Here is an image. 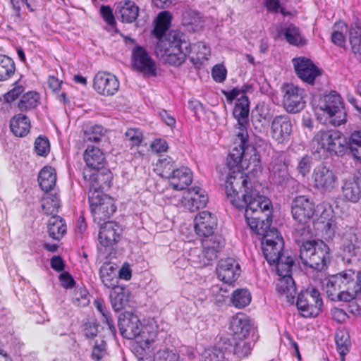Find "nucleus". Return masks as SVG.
Returning <instances> with one entry per match:
<instances>
[{"instance_id": "obj_1", "label": "nucleus", "mask_w": 361, "mask_h": 361, "mask_svg": "<svg viewBox=\"0 0 361 361\" xmlns=\"http://www.w3.org/2000/svg\"><path fill=\"white\" fill-rule=\"evenodd\" d=\"M240 151L230 152L225 166L220 170L221 176H226L224 183L226 198L238 209H245V218L255 217L266 212L272 207L269 198L260 195L252 188L249 176L244 171L247 161L240 159Z\"/></svg>"}, {"instance_id": "obj_2", "label": "nucleus", "mask_w": 361, "mask_h": 361, "mask_svg": "<svg viewBox=\"0 0 361 361\" xmlns=\"http://www.w3.org/2000/svg\"><path fill=\"white\" fill-rule=\"evenodd\" d=\"M155 54L160 56L166 64L178 67L183 64L190 56L192 47L200 49H207L202 42L192 46L187 35L178 30H169L164 37L157 39Z\"/></svg>"}, {"instance_id": "obj_3", "label": "nucleus", "mask_w": 361, "mask_h": 361, "mask_svg": "<svg viewBox=\"0 0 361 361\" xmlns=\"http://www.w3.org/2000/svg\"><path fill=\"white\" fill-rule=\"evenodd\" d=\"M246 221L251 231L262 235V250L267 262L271 265L279 262L283 255L284 241L279 231L271 228L272 222V207L255 217L248 218Z\"/></svg>"}, {"instance_id": "obj_4", "label": "nucleus", "mask_w": 361, "mask_h": 361, "mask_svg": "<svg viewBox=\"0 0 361 361\" xmlns=\"http://www.w3.org/2000/svg\"><path fill=\"white\" fill-rule=\"evenodd\" d=\"M302 263L317 271L325 270L331 260L329 246L322 240L312 239L300 245Z\"/></svg>"}, {"instance_id": "obj_5", "label": "nucleus", "mask_w": 361, "mask_h": 361, "mask_svg": "<svg viewBox=\"0 0 361 361\" xmlns=\"http://www.w3.org/2000/svg\"><path fill=\"white\" fill-rule=\"evenodd\" d=\"M248 127L249 121H237L235 126V135L236 141L239 142V147H234L231 152L234 149L240 151V159H244L245 163L247 161L246 170L248 173L255 175L262 171L261 160L257 149L248 144Z\"/></svg>"}, {"instance_id": "obj_6", "label": "nucleus", "mask_w": 361, "mask_h": 361, "mask_svg": "<svg viewBox=\"0 0 361 361\" xmlns=\"http://www.w3.org/2000/svg\"><path fill=\"white\" fill-rule=\"evenodd\" d=\"M316 152L329 153L331 155L343 156L349 148V142L344 134L338 130H321L312 140Z\"/></svg>"}, {"instance_id": "obj_7", "label": "nucleus", "mask_w": 361, "mask_h": 361, "mask_svg": "<svg viewBox=\"0 0 361 361\" xmlns=\"http://www.w3.org/2000/svg\"><path fill=\"white\" fill-rule=\"evenodd\" d=\"M294 263L292 256L282 255L280 260L274 264H276V272L279 276L276 290L291 303L294 302L297 293L296 286L291 275Z\"/></svg>"}, {"instance_id": "obj_8", "label": "nucleus", "mask_w": 361, "mask_h": 361, "mask_svg": "<svg viewBox=\"0 0 361 361\" xmlns=\"http://www.w3.org/2000/svg\"><path fill=\"white\" fill-rule=\"evenodd\" d=\"M357 282L346 274L331 276L326 285V292L329 299L336 301H351L355 298V286Z\"/></svg>"}, {"instance_id": "obj_9", "label": "nucleus", "mask_w": 361, "mask_h": 361, "mask_svg": "<svg viewBox=\"0 0 361 361\" xmlns=\"http://www.w3.org/2000/svg\"><path fill=\"white\" fill-rule=\"evenodd\" d=\"M319 106L329 124L339 126L346 122L344 102L336 92L324 94L319 101Z\"/></svg>"}, {"instance_id": "obj_10", "label": "nucleus", "mask_w": 361, "mask_h": 361, "mask_svg": "<svg viewBox=\"0 0 361 361\" xmlns=\"http://www.w3.org/2000/svg\"><path fill=\"white\" fill-rule=\"evenodd\" d=\"M88 202L94 221L99 224L106 222L116 211L114 199L102 191L89 192Z\"/></svg>"}, {"instance_id": "obj_11", "label": "nucleus", "mask_w": 361, "mask_h": 361, "mask_svg": "<svg viewBox=\"0 0 361 361\" xmlns=\"http://www.w3.org/2000/svg\"><path fill=\"white\" fill-rule=\"evenodd\" d=\"M296 306L300 314L305 318L316 317L322 312L323 300L315 288L301 291L297 298Z\"/></svg>"}, {"instance_id": "obj_12", "label": "nucleus", "mask_w": 361, "mask_h": 361, "mask_svg": "<svg viewBox=\"0 0 361 361\" xmlns=\"http://www.w3.org/2000/svg\"><path fill=\"white\" fill-rule=\"evenodd\" d=\"M317 204L310 195L295 196L291 202L290 211L293 219L298 224H306L314 219Z\"/></svg>"}, {"instance_id": "obj_13", "label": "nucleus", "mask_w": 361, "mask_h": 361, "mask_svg": "<svg viewBox=\"0 0 361 361\" xmlns=\"http://www.w3.org/2000/svg\"><path fill=\"white\" fill-rule=\"evenodd\" d=\"M312 181L314 189L325 194L334 190L338 182V177L332 168L322 164L314 168Z\"/></svg>"}, {"instance_id": "obj_14", "label": "nucleus", "mask_w": 361, "mask_h": 361, "mask_svg": "<svg viewBox=\"0 0 361 361\" xmlns=\"http://www.w3.org/2000/svg\"><path fill=\"white\" fill-rule=\"evenodd\" d=\"M281 90L283 93V105L288 113L296 114L301 111L306 104L305 90L293 83L283 84Z\"/></svg>"}, {"instance_id": "obj_15", "label": "nucleus", "mask_w": 361, "mask_h": 361, "mask_svg": "<svg viewBox=\"0 0 361 361\" xmlns=\"http://www.w3.org/2000/svg\"><path fill=\"white\" fill-rule=\"evenodd\" d=\"M132 68L145 75L150 77L157 76V65L146 49L136 44L131 53Z\"/></svg>"}, {"instance_id": "obj_16", "label": "nucleus", "mask_w": 361, "mask_h": 361, "mask_svg": "<svg viewBox=\"0 0 361 361\" xmlns=\"http://www.w3.org/2000/svg\"><path fill=\"white\" fill-rule=\"evenodd\" d=\"M120 87L116 76L107 71H99L93 78V88L96 92L104 97L115 95Z\"/></svg>"}, {"instance_id": "obj_17", "label": "nucleus", "mask_w": 361, "mask_h": 361, "mask_svg": "<svg viewBox=\"0 0 361 361\" xmlns=\"http://www.w3.org/2000/svg\"><path fill=\"white\" fill-rule=\"evenodd\" d=\"M292 62L296 75L305 82L312 85L316 78L322 75V70L308 58L305 56L294 58Z\"/></svg>"}, {"instance_id": "obj_18", "label": "nucleus", "mask_w": 361, "mask_h": 361, "mask_svg": "<svg viewBox=\"0 0 361 361\" xmlns=\"http://www.w3.org/2000/svg\"><path fill=\"white\" fill-rule=\"evenodd\" d=\"M292 123L287 115H278L274 117L270 125L271 138L278 144L287 143L291 136Z\"/></svg>"}, {"instance_id": "obj_19", "label": "nucleus", "mask_w": 361, "mask_h": 361, "mask_svg": "<svg viewBox=\"0 0 361 361\" xmlns=\"http://www.w3.org/2000/svg\"><path fill=\"white\" fill-rule=\"evenodd\" d=\"M85 166L82 171L83 178H91L92 173L102 169L105 164V155L98 147H88L84 152Z\"/></svg>"}, {"instance_id": "obj_20", "label": "nucleus", "mask_w": 361, "mask_h": 361, "mask_svg": "<svg viewBox=\"0 0 361 361\" xmlns=\"http://www.w3.org/2000/svg\"><path fill=\"white\" fill-rule=\"evenodd\" d=\"M216 271L220 281L231 284L239 278L241 269L239 263L235 259L227 257L219 261Z\"/></svg>"}, {"instance_id": "obj_21", "label": "nucleus", "mask_w": 361, "mask_h": 361, "mask_svg": "<svg viewBox=\"0 0 361 361\" xmlns=\"http://www.w3.org/2000/svg\"><path fill=\"white\" fill-rule=\"evenodd\" d=\"M118 327L123 338L134 339L140 335L142 324L136 314L125 312L119 317Z\"/></svg>"}, {"instance_id": "obj_22", "label": "nucleus", "mask_w": 361, "mask_h": 361, "mask_svg": "<svg viewBox=\"0 0 361 361\" xmlns=\"http://www.w3.org/2000/svg\"><path fill=\"white\" fill-rule=\"evenodd\" d=\"M207 202L208 196L206 191L198 186L188 189L181 200L184 208L190 212L205 207Z\"/></svg>"}, {"instance_id": "obj_23", "label": "nucleus", "mask_w": 361, "mask_h": 361, "mask_svg": "<svg viewBox=\"0 0 361 361\" xmlns=\"http://www.w3.org/2000/svg\"><path fill=\"white\" fill-rule=\"evenodd\" d=\"M217 227V218L215 214L208 212H199L194 219V228L196 233L202 237H210Z\"/></svg>"}, {"instance_id": "obj_24", "label": "nucleus", "mask_w": 361, "mask_h": 361, "mask_svg": "<svg viewBox=\"0 0 361 361\" xmlns=\"http://www.w3.org/2000/svg\"><path fill=\"white\" fill-rule=\"evenodd\" d=\"M99 232V241L104 247H111L119 240L122 232L120 226L114 221L102 223Z\"/></svg>"}, {"instance_id": "obj_25", "label": "nucleus", "mask_w": 361, "mask_h": 361, "mask_svg": "<svg viewBox=\"0 0 361 361\" xmlns=\"http://www.w3.org/2000/svg\"><path fill=\"white\" fill-rule=\"evenodd\" d=\"M140 8L133 1L123 0L116 5V14L123 23L130 24L136 21L139 16Z\"/></svg>"}, {"instance_id": "obj_26", "label": "nucleus", "mask_w": 361, "mask_h": 361, "mask_svg": "<svg viewBox=\"0 0 361 361\" xmlns=\"http://www.w3.org/2000/svg\"><path fill=\"white\" fill-rule=\"evenodd\" d=\"M84 180L89 182V192L92 190L103 192V190L109 189L111 186L113 174L110 170L102 169L94 171L91 178H84Z\"/></svg>"}, {"instance_id": "obj_27", "label": "nucleus", "mask_w": 361, "mask_h": 361, "mask_svg": "<svg viewBox=\"0 0 361 361\" xmlns=\"http://www.w3.org/2000/svg\"><path fill=\"white\" fill-rule=\"evenodd\" d=\"M250 327L251 323L249 317L240 312L232 317L229 329L234 338L240 337L247 338L250 334Z\"/></svg>"}, {"instance_id": "obj_28", "label": "nucleus", "mask_w": 361, "mask_h": 361, "mask_svg": "<svg viewBox=\"0 0 361 361\" xmlns=\"http://www.w3.org/2000/svg\"><path fill=\"white\" fill-rule=\"evenodd\" d=\"M168 178L173 189L183 190L192 183V173L188 167L182 166L173 170Z\"/></svg>"}, {"instance_id": "obj_29", "label": "nucleus", "mask_w": 361, "mask_h": 361, "mask_svg": "<svg viewBox=\"0 0 361 361\" xmlns=\"http://www.w3.org/2000/svg\"><path fill=\"white\" fill-rule=\"evenodd\" d=\"M99 279L102 283L107 288L113 289L119 286V277L116 267L111 262H105L99 270Z\"/></svg>"}, {"instance_id": "obj_30", "label": "nucleus", "mask_w": 361, "mask_h": 361, "mask_svg": "<svg viewBox=\"0 0 361 361\" xmlns=\"http://www.w3.org/2000/svg\"><path fill=\"white\" fill-rule=\"evenodd\" d=\"M10 130L18 137H25L30 131L31 123L29 118L23 114L13 116L9 123Z\"/></svg>"}, {"instance_id": "obj_31", "label": "nucleus", "mask_w": 361, "mask_h": 361, "mask_svg": "<svg viewBox=\"0 0 361 361\" xmlns=\"http://www.w3.org/2000/svg\"><path fill=\"white\" fill-rule=\"evenodd\" d=\"M47 228L49 236L55 240H60L67 232L65 220L57 214L49 219Z\"/></svg>"}, {"instance_id": "obj_32", "label": "nucleus", "mask_w": 361, "mask_h": 361, "mask_svg": "<svg viewBox=\"0 0 361 361\" xmlns=\"http://www.w3.org/2000/svg\"><path fill=\"white\" fill-rule=\"evenodd\" d=\"M130 291L123 286H118L112 289L110 293V300L113 309L116 312L123 310L130 300Z\"/></svg>"}, {"instance_id": "obj_33", "label": "nucleus", "mask_w": 361, "mask_h": 361, "mask_svg": "<svg viewBox=\"0 0 361 361\" xmlns=\"http://www.w3.org/2000/svg\"><path fill=\"white\" fill-rule=\"evenodd\" d=\"M172 15L168 11L160 12L156 18L152 35L156 39H161L166 35L171 25Z\"/></svg>"}, {"instance_id": "obj_34", "label": "nucleus", "mask_w": 361, "mask_h": 361, "mask_svg": "<svg viewBox=\"0 0 361 361\" xmlns=\"http://www.w3.org/2000/svg\"><path fill=\"white\" fill-rule=\"evenodd\" d=\"M181 24L188 31L196 32L202 28L203 19L200 13L187 9L182 14Z\"/></svg>"}, {"instance_id": "obj_35", "label": "nucleus", "mask_w": 361, "mask_h": 361, "mask_svg": "<svg viewBox=\"0 0 361 361\" xmlns=\"http://www.w3.org/2000/svg\"><path fill=\"white\" fill-rule=\"evenodd\" d=\"M39 185L45 192L51 191L56 185V172L54 168L46 166L38 175Z\"/></svg>"}, {"instance_id": "obj_36", "label": "nucleus", "mask_w": 361, "mask_h": 361, "mask_svg": "<svg viewBox=\"0 0 361 361\" xmlns=\"http://www.w3.org/2000/svg\"><path fill=\"white\" fill-rule=\"evenodd\" d=\"M204 238L202 240V255L209 262L217 257V254L221 248V244L213 235Z\"/></svg>"}, {"instance_id": "obj_37", "label": "nucleus", "mask_w": 361, "mask_h": 361, "mask_svg": "<svg viewBox=\"0 0 361 361\" xmlns=\"http://www.w3.org/2000/svg\"><path fill=\"white\" fill-rule=\"evenodd\" d=\"M250 100L247 95H241L235 99L233 109V116L237 121H249Z\"/></svg>"}, {"instance_id": "obj_38", "label": "nucleus", "mask_w": 361, "mask_h": 361, "mask_svg": "<svg viewBox=\"0 0 361 361\" xmlns=\"http://www.w3.org/2000/svg\"><path fill=\"white\" fill-rule=\"evenodd\" d=\"M341 194L345 200L356 203L361 198V188L354 178L347 180L343 184Z\"/></svg>"}, {"instance_id": "obj_39", "label": "nucleus", "mask_w": 361, "mask_h": 361, "mask_svg": "<svg viewBox=\"0 0 361 361\" xmlns=\"http://www.w3.org/2000/svg\"><path fill=\"white\" fill-rule=\"evenodd\" d=\"M42 210L47 215L57 214L61 207L60 200L56 193L45 192L41 200Z\"/></svg>"}, {"instance_id": "obj_40", "label": "nucleus", "mask_w": 361, "mask_h": 361, "mask_svg": "<svg viewBox=\"0 0 361 361\" xmlns=\"http://www.w3.org/2000/svg\"><path fill=\"white\" fill-rule=\"evenodd\" d=\"M286 40L291 45L300 47L306 44V39L301 35L300 29L293 24H290L283 30Z\"/></svg>"}, {"instance_id": "obj_41", "label": "nucleus", "mask_w": 361, "mask_h": 361, "mask_svg": "<svg viewBox=\"0 0 361 361\" xmlns=\"http://www.w3.org/2000/svg\"><path fill=\"white\" fill-rule=\"evenodd\" d=\"M39 102V95L37 92L29 91L25 93L18 103V108L20 111H28L35 109Z\"/></svg>"}, {"instance_id": "obj_42", "label": "nucleus", "mask_w": 361, "mask_h": 361, "mask_svg": "<svg viewBox=\"0 0 361 361\" xmlns=\"http://www.w3.org/2000/svg\"><path fill=\"white\" fill-rule=\"evenodd\" d=\"M105 133L106 130L101 125L87 126L83 130L82 139L84 142H99Z\"/></svg>"}, {"instance_id": "obj_43", "label": "nucleus", "mask_w": 361, "mask_h": 361, "mask_svg": "<svg viewBox=\"0 0 361 361\" xmlns=\"http://www.w3.org/2000/svg\"><path fill=\"white\" fill-rule=\"evenodd\" d=\"M201 361H227L226 350L221 348L212 346L205 348L200 354Z\"/></svg>"}, {"instance_id": "obj_44", "label": "nucleus", "mask_w": 361, "mask_h": 361, "mask_svg": "<svg viewBox=\"0 0 361 361\" xmlns=\"http://www.w3.org/2000/svg\"><path fill=\"white\" fill-rule=\"evenodd\" d=\"M335 342L336 350L341 359H343L349 352L351 344L348 334L342 330L337 331L335 334Z\"/></svg>"}, {"instance_id": "obj_45", "label": "nucleus", "mask_w": 361, "mask_h": 361, "mask_svg": "<svg viewBox=\"0 0 361 361\" xmlns=\"http://www.w3.org/2000/svg\"><path fill=\"white\" fill-rule=\"evenodd\" d=\"M333 29L331 42L339 47H343L345 42V35L348 30L347 23L343 20H339L335 23Z\"/></svg>"}, {"instance_id": "obj_46", "label": "nucleus", "mask_w": 361, "mask_h": 361, "mask_svg": "<svg viewBox=\"0 0 361 361\" xmlns=\"http://www.w3.org/2000/svg\"><path fill=\"white\" fill-rule=\"evenodd\" d=\"M15 63L11 58L0 55V81L9 79L15 73Z\"/></svg>"}, {"instance_id": "obj_47", "label": "nucleus", "mask_w": 361, "mask_h": 361, "mask_svg": "<svg viewBox=\"0 0 361 361\" xmlns=\"http://www.w3.org/2000/svg\"><path fill=\"white\" fill-rule=\"evenodd\" d=\"M250 301L251 295L247 289H237L232 293L231 303L237 308H243L247 306Z\"/></svg>"}, {"instance_id": "obj_48", "label": "nucleus", "mask_w": 361, "mask_h": 361, "mask_svg": "<svg viewBox=\"0 0 361 361\" xmlns=\"http://www.w3.org/2000/svg\"><path fill=\"white\" fill-rule=\"evenodd\" d=\"M233 340V353L238 358L242 359L247 357L250 355L252 351V347L250 343L246 341L244 337L239 338H234Z\"/></svg>"}, {"instance_id": "obj_49", "label": "nucleus", "mask_w": 361, "mask_h": 361, "mask_svg": "<svg viewBox=\"0 0 361 361\" xmlns=\"http://www.w3.org/2000/svg\"><path fill=\"white\" fill-rule=\"evenodd\" d=\"M175 161L169 156L159 158L155 164V171L162 177H168L173 170Z\"/></svg>"}, {"instance_id": "obj_50", "label": "nucleus", "mask_w": 361, "mask_h": 361, "mask_svg": "<svg viewBox=\"0 0 361 361\" xmlns=\"http://www.w3.org/2000/svg\"><path fill=\"white\" fill-rule=\"evenodd\" d=\"M252 85L250 84L243 85L240 88L238 87H233L231 90H221V93L225 96L226 102L232 104L233 101L241 95H246L247 92H251Z\"/></svg>"}, {"instance_id": "obj_51", "label": "nucleus", "mask_w": 361, "mask_h": 361, "mask_svg": "<svg viewBox=\"0 0 361 361\" xmlns=\"http://www.w3.org/2000/svg\"><path fill=\"white\" fill-rule=\"evenodd\" d=\"M334 210L331 205L326 202H322L317 204L314 219L319 223L329 221L334 218Z\"/></svg>"}, {"instance_id": "obj_52", "label": "nucleus", "mask_w": 361, "mask_h": 361, "mask_svg": "<svg viewBox=\"0 0 361 361\" xmlns=\"http://www.w3.org/2000/svg\"><path fill=\"white\" fill-rule=\"evenodd\" d=\"M300 225L295 229L293 237L298 244L303 245L305 242L312 240L310 238L312 237V231L310 223Z\"/></svg>"}, {"instance_id": "obj_53", "label": "nucleus", "mask_w": 361, "mask_h": 361, "mask_svg": "<svg viewBox=\"0 0 361 361\" xmlns=\"http://www.w3.org/2000/svg\"><path fill=\"white\" fill-rule=\"evenodd\" d=\"M271 171L275 176L279 178H283L287 174L288 165L286 163V159L283 156H278L275 157L271 161Z\"/></svg>"}, {"instance_id": "obj_54", "label": "nucleus", "mask_w": 361, "mask_h": 361, "mask_svg": "<svg viewBox=\"0 0 361 361\" xmlns=\"http://www.w3.org/2000/svg\"><path fill=\"white\" fill-rule=\"evenodd\" d=\"M349 39L351 45V50L355 57L359 59L361 56V32L355 28L349 30Z\"/></svg>"}, {"instance_id": "obj_55", "label": "nucleus", "mask_w": 361, "mask_h": 361, "mask_svg": "<svg viewBox=\"0 0 361 361\" xmlns=\"http://www.w3.org/2000/svg\"><path fill=\"white\" fill-rule=\"evenodd\" d=\"M342 243L344 250L352 252L358 247L359 238L354 232L346 231L343 235Z\"/></svg>"}, {"instance_id": "obj_56", "label": "nucleus", "mask_w": 361, "mask_h": 361, "mask_svg": "<svg viewBox=\"0 0 361 361\" xmlns=\"http://www.w3.org/2000/svg\"><path fill=\"white\" fill-rule=\"evenodd\" d=\"M88 295V291L85 288L77 287L73 292V303L79 307H85L90 303Z\"/></svg>"}, {"instance_id": "obj_57", "label": "nucleus", "mask_w": 361, "mask_h": 361, "mask_svg": "<svg viewBox=\"0 0 361 361\" xmlns=\"http://www.w3.org/2000/svg\"><path fill=\"white\" fill-rule=\"evenodd\" d=\"M35 150L37 155L46 157L50 151L48 138L45 136H39L35 142Z\"/></svg>"}, {"instance_id": "obj_58", "label": "nucleus", "mask_w": 361, "mask_h": 361, "mask_svg": "<svg viewBox=\"0 0 361 361\" xmlns=\"http://www.w3.org/2000/svg\"><path fill=\"white\" fill-rule=\"evenodd\" d=\"M126 139L131 147L140 145L143 140V135L139 128H128L125 133Z\"/></svg>"}, {"instance_id": "obj_59", "label": "nucleus", "mask_w": 361, "mask_h": 361, "mask_svg": "<svg viewBox=\"0 0 361 361\" xmlns=\"http://www.w3.org/2000/svg\"><path fill=\"white\" fill-rule=\"evenodd\" d=\"M312 158L308 155H305L300 159L298 166L297 171L302 176H307L312 168Z\"/></svg>"}, {"instance_id": "obj_60", "label": "nucleus", "mask_w": 361, "mask_h": 361, "mask_svg": "<svg viewBox=\"0 0 361 361\" xmlns=\"http://www.w3.org/2000/svg\"><path fill=\"white\" fill-rule=\"evenodd\" d=\"M95 303L97 309L102 314V317H104L103 321H104L106 323L109 330L111 332L116 333V328L114 326V323L111 317L110 313L108 312V310H106V308L105 307L102 302L99 301H96Z\"/></svg>"}, {"instance_id": "obj_61", "label": "nucleus", "mask_w": 361, "mask_h": 361, "mask_svg": "<svg viewBox=\"0 0 361 361\" xmlns=\"http://www.w3.org/2000/svg\"><path fill=\"white\" fill-rule=\"evenodd\" d=\"M212 76L216 82H223L227 76V70L225 66L221 63L214 65L212 69Z\"/></svg>"}, {"instance_id": "obj_62", "label": "nucleus", "mask_w": 361, "mask_h": 361, "mask_svg": "<svg viewBox=\"0 0 361 361\" xmlns=\"http://www.w3.org/2000/svg\"><path fill=\"white\" fill-rule=\"evenodd\" d=\"M106 343L102 341L100 343H95L93 346L91 358L94 361H101L106 353Z\"/></svg>"}, {"instance_id": "obj_63", "label": "nucleus", "mask_w": 361, "mask_h": 361, "mask_svg": "<svg viewBox=\"0 0 361 361\" xmlns=\"http://www.w3.org/2000/svg\"><path fill=\"white\" fill-rule=\"evenodd\" d=\"M349 147L351 151L354 153V155L360 154L358 152L357 148L361 147V130L354 131L350 137Z\"/></svg>"}, {"instance_id": "obj_64", "label": "nucleus", "mask_w": 361, "mask_h": 361, "mask_svg": "<svg viewBox=\"0 0 361 361\" xmlns=\"http://www.w3.org/2000/svg\"><path fill=\"white\" fill-rule=\"evenodd\" d=\"M100 15L106 24L111 27L116 26V21L113 11L109 6L102 5L100 8Z\"/></svg>"}]
</instances>
